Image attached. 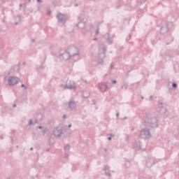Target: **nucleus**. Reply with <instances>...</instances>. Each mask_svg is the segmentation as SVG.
I'll use <instances>...</instances> for the list:
<instances>
[{"instance_id":"nucleus-33","label":"nucleus","mask_w":179,"mask_h":179,"mask_svg":"<svg viewBox=\"0 0 179 179\" xmlns=\"http://www.w3.org/2000/svg\"><path fill=\"white\" fill-rule=\"evenodd\" d=\"M152 100H153V96L151 95V96H150V101H152Z\"/></svg>"},{"instance_id":"nucleus-61","label":"nucleus","mask_w":179,"mask_h":179,"mask_svg":"<svg viewBox=\"0 0 179 179\" xmlns=\"http://www.w3.org/2000/svg\"><path fill=\"white\" fill-rule=\"evenodd\" d=\"M91 1H96V0H91Z\"/></svg>"},{"instance_id":"nucleus-11","label":"nucleus","mask_w":179,"mask_h":179,"mask_svg":"<svg viewBox=\"0 0 179 179\" xmlns=\"http://www.w3.org/2000/svg\"><path fill=\"white\" fill-rule=\"evenodd\" d=\"M157 162V160H156L155 157H150L145 160V165L147 167H148V169H150V167H152V166H153Z\"/></svg>"},{"instance_id":"nucleus-45","label":"nucleus","mask_w":179,"mask_h":179,"mask_svg":"<svg viewBox=\"0 0 179 179\" xmlns=\"http://www.w3.org/2000/svg\"><path fill=\"white\" fill-rule=\"evenodd\" d=\"M72 127V124H69L68 128H71Z\"/></svg>"},{"instance_id":"nucleus-55","label":"nucleus","mask_w":179,"mask_h":179,"mask_svg":"<svg viewBox=\"0 0 179 179\" xmlns=\"http://www.w3.org/2000/svg\"><path fill=\"white\" fill-rule=\"evenodd\" d=\"M46 150H47V152H50V149H47Z\"/></svg>"},{"instance_id":"nucleus-7","label":"nucleus","mask_w":179,"mask_h":179,"mask_svg":"<svg viewBox=\"0 0 179 179\" xmlns=\"http://www.w3.org/2000/svg\"><path fill=\"white\" fill-rule=\"evenodd\" d=\"M170 31V29H169V22L165 23L160 27V34L162 36H169V32Z\"/></svg>"},{"instance_id":"nucleus-39","label":"nucleus","mask_w":179,"mask_h":179,"mask_svg":"<svg viewBox=\"0 0 179 179\" xmlns=\"http://www.w3.org/2000/svg\"><path fill=\"white\" fill-rule=\"evenodd\" d=\"M112 138L111 136L108 137V141H111Z\"/></svg>"},{"instance_id":"nucleus-14","label":"nucleus","mask_w":179,"mask_h":179,"mask_svg":"<svg viewBox=\"0 0 179 179\" xmlns=\"http://www.w3.org/2000/svg\"><path fill=\"white\" fill-rule=\"evenodd\" d=\"M62 134V129L56 128L53 131V135L56 138H59V136H61Z\"/></svg>"},{"instance_id":"nucleus-17","label":"nucleus","mask_w":179,"mask_h":179,"mask_svg":"<svg viewBox=\"0 0 179 179\" xmlns=\"http://www.w3.org/2000/svg\"><path fill=\"white\" fill-rule=\"evenodd\" d=\"M65 88L66 89H69L70 90H75L76 89V87L73 85H65Z\"/></svg>"},{"instance_id":"nucleus-30","label":"nucleus","mask_w":179,"mask_h":179,"mask_svg":"<svg viewBox=\"0 0 179 179\" xmlns=\"http://www.w3.org/2000/svg\"><path fill=\"white\" fill-rule=\"evenodd\" d=\"M127 84H124L122 86V89H127Z\"/></svg>"},{"instance_id":"nucleus-44","label":"nucleus","mask_w":179,"mask_h":179,"mask_svg":"<svg viewBox=\"0 0 179 179\" xmlns=\"http://www.w3.org/2000/svg\"><path fill=\"white\" fill-rule=\"evenodd\" d=\"M94 41H97V38H94Z\"/></svg>"},{"instance_id":"nucleus-28","label":"nucleus","mask_w":179,"mask_h":179,"mask_svg":"<svg viewBox=\"0 0 179 179\" xmlns=\"http://www.w3.org/2000/svg\"><path fill=\"white\" fill-rule=\"evenodd\" d=\"M21 87H24V90H27V87H26V85H24V84H22L21 85Z\"/></svg>"},{"instance_id":"nucleus-57","label":"nucleus","mask_w":179,"mask_h":179,"mask_svg":"<svg viewBox=\"0 0 179 179\" xmlns=\"http://www.w3.org/2000/svg\"><path fill=\"white\" fill-rule=\"evenodd\" d=\"M33 149H34L33 148H30V150H33Z\"/></svg>"},{"instance_id":"nucleus-41","label":"nucleus","mask_w":179,"mask_h":179,"mask_svg":"<svg viewBox=\"0 0 179 179\" xmlns=\"http://www.w3.org/2000/svg\"><path fill=\"white\" fill-rule=\"evenodd\" d=\"M123 120H128V117L127 116L123 117Z\"/></svg>"},{"instance_id":"nucleus-5","label":"nucleus","mask_w":179,"mask_h":179,"mask_svg":"<svg viewBox=\"0 0 179 179\" xmlns=\"http://www.w3.org/2000/svg\"><path fill=\"white\" fill-rule=\"evenodd\" d=\"M151 136L150 130L146 128L143 129L140 132V138H142V139H149Z\"/></svg>"},{"instance_id":"nucleus-19","label":"nucleus","mask_w":179,"mask_h":179,"mask_svg":"<svg viewBox=\"0 0 179 179\" xmlns=\"http://www.w3.org/2000/svg\"><path fill=\"white\" fill-rule=\"evenodd\" d=\"M160 114H163L164 115H167V109L164 107H161L159 110Z\"/></svg>"},{"instance_id":"nucleus-38","label":"nucleus","mask_w":179,"mask_h":179,"mask_svg":"<svg viewBox=\"0 0 179 179\" xmlns=\"http://www.w3.org/2000/svg\"><path fill=\"white\" fill-rule=\"evenodd\" d=\"M110 69H113V68H114V66L113 65V64H110Z\"/></svg>"},{"instance_id":"nucleus-59","label":"nucleus","mask_w":179,"mask_h":179,"mask_svg":"<svg viewBox=\"0 0 179 179\" xmlns=\"http://www.w3.org/2000/svg\"><path fill=\"white\" fill-rule=\"evenodd\" d=\"M169 44H170V43H166V45H169Z\"/></svg>"},{"instance_id":"nucleus-43","label":"nucleus","mask_w":179,"mask_h":179,"mask_svg":"<svg viewBox=\"0 0 179 179\" xmlns=\"http://www.w3.org/2000/svg\"><path fill=\"white\" fill-rule=\"evenodd\" d=\"M63 118H64V119L66 118V115H63Z\"/></svg>"},{"instance_id":"nucleus-32","label":"nucleus","mask_w":179,"mask_h":179,"mask_svg":"<svg viewBox=\"0 0 179 179\" xmlns=\"http://www.w3.org/2000/svg\"><path fill=\"white\" fill-rule=\"evenodd\" d=\"M99 29L97 28V29L96 30L95 34H99Z\"/></svg>"},{"instance_id":"nucleus-3","label":"nucleus","mask_w":179,"mask_h":179,"mask_svg":"<svg viewBox=\"0 0 179 179\" xmlns=\"http://www.w3.org/2000/svg\"><path fill=\"white\" fill-rule=\"evenodd\" d=\"M67 51L70 55V57H75V55H79L80 52H79V48L73 45L69 46Z\"/></svg>"},{"instance_id":"nucleus-36","label":"nucleus","mask_w":179,"mask_h":179,"mask_svg":"<svg viewBox=\"0 0 179 179\" xmlns=\"http://www.w3.org/2000/svg\"><path fill=\"white\" fill-rule=\"evenodd\" d=\"M38 129H43V127L42 126H38Z\"/></svg>"},{"instance_id":"nucleus-42","label":"nucleus","mask_w":179,"mask_h":179,"mask_svg":"<svg viewBox=\"0 0 179 179\" xmlns=\"http://www.w3.org/2000/svg\"><path fill=\"white\" fill-rule=\"evenodd\" d=\"M15 24L16 26H17V24H19V22H15Z\"/></svg>"},{"instance_id":"nucleus-8","label":"nucleus","mask_w":179,"mask_h":179,"mask_svg":"<svg viewBox=\"0 0 179 179\" xmlns=\"http://www.w3.org/2000/svg\"><path fill=\"white\" fill-rule=\"evenodd\" d=\"M160 56L165 61H169L170 58H171V54H170V50L164 49L160 52Z\"/></svg>"},{"instance_id":"nucleus-2","label":"nucleus","mask_w":179,"mask_h":179,"mask_svg":"<svg viewBox=\"0 0 179 179\" xmlns=\"http://www.w3.org/2000/svg\"><path fill=\"white\" fill-rule=\"evenodd\" d=\"M111 83L107 81L105 83H101L98 85V88L99 90V92H101V93H104L106 92H108V90L111 87Z\"/></svg>"},{"instance_id":"nucleus-51","label":"nucleus","mask_w":179,"mask_h":179,"mask_svg":"<svg viewBox=\"0 0 179 179\" xmlns=\"http://www.w3.org/2000/svg\"><path fill=\"white\" fill-rule=\"evenodd\" d=\"M104 152H107V148H104Z\"/></svg>"},{"instance_id":"nucleus-53","label":"nucleus","mask_w":179,"mask_h":179,"mask_svg":"<svg viewBox=\"0 0 179 179\" xmlns=\"http://www.w3.org/2000/svg\"><path fill=\"white\" fill-rule=\"evenodd\" d=\"M159 104L162 105L163 104V102H159Z\"/></svg>"},{"instance_id":"nucleus-54","label":"nucleus","mask_w":179,"mask_h":179,"mask_svg":"<svg viewBox=\"0 0 179 179\" xmlns=\"http://www.w3.org/2000/svg\"><path fill=\"white\" fill-rule=\"evenodd\" d=\"M117 9H120V6H117Z\"/></svg>"},{"instance_id":"nucleus-31","label":"nucleus","mask_w":179,"mask_h":179,"mask_svg":"<svg viewBox=\"0 0 179 179\" xmlns=\"http://www.w3.org/2000/svg\"><path fill=\"white\" fill-rule=\"evenodd\" d=\"M69 155L68 154H65V155L64 156V159H68Z\"/></svg>"},{"instance_id":"nucleus-22","label":"nucleus","mask_w":179,"mask_h":179,"mask_svg":"<svg viewBox=\"0 0 179 179\" xmlns=\"http://www.w3.org/2000/svg\"><path fill=\"white\" fill-rule=\"evenodd\" d=\"M130 166H131V162L129 160L126 161L124 164V167L126 169H129Z\"/></svg>"},{"instance_id":"nucleus-18","label":"nucleus","mask_w":179,"mask_h":179,"mask_svg":"<svg viewBox=\"0 0 179 179\" xmlns=\"http://www.w3.org/2000/svg\"><path fill=\"white\" fill-rule=\"evenodd\" d=\"M83 96L84 99H89V97H90V92H89V91H83Z\"/></svg>"},{"instance_id":"nucleus-29","label":"nucleus","mask_w":179,"mask_h":179,"mask_svg":"<svg viewBox=\"0 0 179 179\" xmlns=\"http://www.w3.org/2000/svg\"><path fill=\"white\" fill-rule=\"evenodd\" d=\"M110 83H113V85H115V83H117V81H116V80H112L110 81Z\"/></svg>"},{"instance_id":"nucleus-21","label":"nucleus","mask_w":179,"mask_h":179,"mask_svg":"<svg viewBox=\"0 0 179 179\" xmlns=\"http://www.w3.org/2000/svg\"><path fill=\"white\" fill-rule=\"evenodd\" d=\"M133 146L136 148V150H139V149H141V143L135 142L134 143Z\"/></svg>"},{"instance_id":"nucleus-50","label":"nucleus","mask_w":179,"mask_h":179,"mask_svg":"<svg viewBox=\"0 0 179 179\" xmlns=\"http://www.w3.org/2000/svg\"><path fill=\"white\" fill-rule=\"evenodd\" d=\"M13 107H16V104H15V103L13 104Z\"/></svg>"},{"instance_id":"nucleus-23","label":"nucleus","mask_w":179,"mask_h":179,"mask_svg":"<svg viewBox=\"0 0 179 179\" xmlns=\"http://www.w3.org/2000/svg\"><path fill=\"white\" fill-rule=\"evenodd\" d=\"M64 150L68 151L71 149V146L67 144V145H64Z\"/></svg>"},{"instance_id":"nucleus-47","label":"nucleus","mask_w":179,"mask_h":179,"mask_svg":"<svg viewBox=\"0 0 179 179\" xmlns=\"http://www.w3.org/2000/svg\"><path fill=\"white\" fill-rule=\"evenodd\" d=\"M74 6H78V3H75Z\"/></svg>"},{"instance_id":"nucleus-56","label":"nucleus","mask_w":179,"mask_h":179,"mask_svg":"<svg viewBox=\"0 0 179 179\" xmlns=\"http://www.w3.org/2000/svg\"><path fill=\"white\" fill-rule=\"evenodd\" d=\"M131 71H132V70L129 71L127 72V73H129V72H131Z\"/></svg>"},{"instance_id":"nucleus-1","label":"nucleus","mask_w":179,"mask_h":179,"mask_svg":"<svg viewBox=\"0 0 179 179\" xmlns=\"http://www.w3.org/2000/svg\"><path fill=\"white\" fill-rule=\"evenodd\" d=\"M144 124H146L150 128H157L159 127V120L156 117L147 115L144 118Z\"/></svg>"},{"instance_id":"nucleus-4","label":"nucleus","mask_w":179,"mask_h":179,"mask_svg":"<svg viewBox=\"0 0 179 179\" xmlns=\"http://www.w3.org/2000/svg\"><path fill=\"white\" fill-rule=\"evenodd\" d=\"M99 58L98 62L100 64V65H103V59L106 58V52H107V47H99Z\"/></svg>"},{"instance_id":"nucleus-12","label":"nucleus","mask_w":179,"mask_h":179,"mask_svg":"<svg viewBox=\"0 0 179 179\" xmlns=\"http://www.w3.org/2000/svg\"><path fill=\"white\" fill-rule=\"evenodd\" d=\"M79 22L76 24V27H79L80 29H83L85 27V19L83 18V15H80L78 17Z\"/></svg>"},{"instance_id":"nucleus-15","label":"nucleus","mask_w":179,"mask_h":179,"mask_svg":"<svg viewBox=\"0 0 179 179\" xmlns=\"http://www.w3.org/2000/svg\"><path fill=\"white\" fill-rule=\"evenodd\" d=\"M69 108H70V110H75V108H76V103L73 101H69Z\"/></svg>"},{"instance_id":"nucleus-16","label":"nucleus","mask_w":179,"mask_h":179,"mask_svg":"<svg viewBox=\"0 0 179 179\" xmlns=\"http://www.w3.org/2000/svg\"><path fill=\"white\" fill-rule=\"evenodd\" d=\"M103 171H105V174L108 176V177H111V173H108L110 171V166L108 165H106L103 167Z\"/></svg>"},{"instance_id":"nucleus-35","label":"nucleus","mask_w":179,"mask_h":179,"mask_svg":"<svg viewBox=\"0 0 179 179\" xmlns=\"http://www.w3.org/2000/svg\"><path fill=\"white\" fill-rule=\"evenodd\" d=\"M36 2H38V3H41L42 0H36Z\"/></svg>"},{"instance_id":"nucleus-26","label":"nucleus","mask_w":179,"mask_h":179,"mask_svg":"<svg viewBox=\"0 0 179 179\" xmlns=\"http://www.w3.org/2000/svg\"><path fill=\"white\" fill-rule=\"evenodd\" d=\"M42 132H43V134H47V132H48V129L44 128L43 129Z\"/></svg>"},{"instance_id":"nucleus-60","label":"nucleus","mask_w":179,"mask_h":179,"mask_svg":"<svg viewBox=\"0 0 179 179\" xmlns=\"http://www.w3.org/2000/svg\"><path fill=\"white\" fill-rule=\"evenodd\" d=\"M18 66H19V69H20V64H18Z\"/></svg>"},{"instance_id":"nucleus-13","label":"nucleus","mask_w":179,"mask_h":179,"mask_svg":"<svg viewBox=\"0 0 179 179\" xmlns=\"http://www.w3.org/2000/svg\"><path fill=\"white\" fill-rule=\"evenodd\" d=\"M57 17L59 23H62V24H64L65 22H66V16H65V15L61 13H57Z\"/></svg>"},{"instance_id":"nucleus-10","label":"nucleus","mask_w":179,"mask_h":179,"mask_svg":"<svg viewBox=\"0 0 179 179\" xmlns=\"http://www.w3.org/2000/svg\"><path fill=\"white\" fill-rule=\"evenodd\" d=\"M20 80V79L16 76H10L8 78L9 86H15V85H17Z\"/></svg>"},{"instance_id":"nucleus-9","label":"nucleus","mask_w":179,"mask_h":179,"mask_svg":"<svg viewBox=\"0 0 179 179\" xmlns=\"http://www.w3.org/2000/svg\"><path fill=\"white\" fill-rule=\"evenodd\" d=\"M59 58L61 59V61H68V59H71L72 57L67 50L64 51L63 52H61L59 55Z\"/></svg>"},{"instance_id":"nucleus-34","label":"nucleus","mask_w":179,"mask_h":179,"mask_svg":"<svg viewBox=\"0 0 179 179\" xmlns=\"http://www.w3.org/2000/svg\"><path fill=\"white\" fill-rule=\"evenodd\" d=\"M152 43L153 45H155L156 43H157V41H156V40H155V41H152Z\"/></svg>"},{"instance_id":"nucleus-24","label":"nucleus","mask_w":179,"mask_h":179,"mask_svg":"<svg viewBox=\"0 0 179 179\" xmlns=\"http://www.w3.org/2000/svg\"><path fill=\"white\" fill-rule=\"evenodd\" d=\"M44 64H45V61H44L40 66L37 67V69H44V66H43Z\"/></svg>"},{"instance_id":"nucleus-27","label":"nucleus","mask_w":179,"mask_h":179,"mask_svg":"<svg viewBox=\"0 0 179 179\" xmlns=\"http://www.w3.org/2000/svg\"><path fill=\"white\" fill-rule=\"evenodd\" d=\"M177 84L176 83H172V87L173 89H177Z\"/></svg>"},{"instance_id":"nucleus-37","label":"nucleus","mask_w":179,"mask_h":179,"mask_svg":"<svg viewBox=\"0 0 179 179\" xmlns=\"http://www.w3.org/2000/svg\"><path fill=\"white\" fill-rule=\"evenodd\" d=\"M0 2L1 3H5V0H1Z\"/></svg>"},{"instance_id":"nucleus-52","label":"nucleus","mask_w":179,"mask_h":179,"mask_svg":"<svg viewBox=\"0 0 179 179\" xmlns=\"http://www.w3.org/2000/svg\"><path fill=\"white\" fill-rule=\"evenodd\" d=\"M85 83H87V81L86 80H84Z\"/></svg>"},{"instance_id":"nucleus-25","label":"nucleus","mask_w":179,"mask_h":179,"mask_svg":"<svg viewBox=\"0 0 179 179\" xmlns=\"http://www.w3.org/2000/svg\"><path fill=\"white\" fill-rule=\"evenodd\" d=\"M132 36V34H129V36L127 38H126V41L128 42L129 41V40H131V37Z\"/></svg>"},{"instance_id":"nucleus-58","label":"nucleus","mask_w":179,"mask_h":179,"mask_svg":"<svg viewBox=\"0 0 179 179\" xmlns=\"http://www.w3.org/2000/svg\"><path fill=\"white\" fill-rule=\"evenodd\" d=\"M141 99H144L143 96H141Z\"/></svg>"},{"instance_id":"nucleus-40","label":"nucleus","mask_w":179,"mask_h":179,"mask_svg":"<svg viewBox=\"0 0 179 179\" xmlns=\"http://www.w3.org/2000/svg\"><path fill=\"white\" fill-rule=\"evenodd\" d=\"M116 117H120V113H116Z\"/></svg>"},{"instance_id":"nucleus-46","label":"nucleus","mask_w":179,"mask_h":179,"mask_svg":"<svg viewBox=\"0 0 179 179\" xmlns=\"http://www.w3.org/2000/svg\"><path fill=\"white\" fill-rule=\"evenodd\" d=\"M22 6H23V4L20 3V8H22Z\"/></svg>"},{"instance_id":"nucleus-6","label":"nucleus","mask_w":179,"mask_h":179,"mask_svg":"<svg viewBox=\"0 0 179 179\" xmlns=\"http://www.w3.org/2000/svg\"><path fill=\"white\" fill-rule=\"evenodd\" d=\"M103 37H104V40L106 41V43L108 44L109 45H111L114 43V38L115 37V34H113L111 36H110L109 33H106L103 35Z\"/></svg>"},{"instance_id":"nucleus-48","label":"nucleus","mask_w":179,"mask_h":179,"mask_svg":"<svg viewBox=\"0 0 179 179\" xmlns=\"http://www.w3.org/2000/svg\"><path fill=\"white\" fill-rule=\"evenodd\" d=\"M18 20L20 22V16H18Z\"/></svg>"},{"instance_id":"nucleus-49","label":"nucleus","mask_w":179,"mask_h":179,"mask_svg":"<svg viewBox=\"0 0 179 179\" xmlns=\"http://www.w3.org/2000/svg\"><path fill=\"white\" fill-rule=\"evenodd\" d=\"M31 41H32L33 43H34V41H36V40H35V39H32Z\"/></svg>"},{"instance_id":"nucleus-20","label":"nucleus","mask_w":179,"mask_h":179,"mask_svg":"<svg viewBox=\"0 0 179 179\" xmlns=\"http://www.w3.org/2000/svg\"><path fill=\"white\" fill-rule=\"evenodd\" d=\"M36 124H37V119H35L33 122V119H30L28 123V125L29 127H31V125L34 126Z\"/></svg>"}]
</instances>
